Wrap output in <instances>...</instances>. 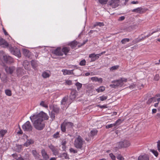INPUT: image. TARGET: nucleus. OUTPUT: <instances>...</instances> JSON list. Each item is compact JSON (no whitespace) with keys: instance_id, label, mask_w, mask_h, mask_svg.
<instances>
[{"instance_id":"obj_56","label":"nucleus","mask_w":160,"mask_h":160,"mask_svg":"<svg viewBox=\"0 0 160 160\" xmlns=\"http://www.w3.org/2000/svg\"><path fill=\"white\" fill-rule=\"evenodd\" d=\"M91 80L93 81L96 82L98 80V78L96 77H93L91 78Z\"/></svg>"},{"instance_id":"obj_25","label":"nucleus","mask_w":160,"mask_h":160,"mask_svg":"<svg viewBox=\"0 0 160 160\" xmlns=\"http://www.w3.org/2000/svg\"><path fill=\"white\" fill-rule=\"evenodd\" d=\"M23 53L24 55L28 58L30 56V53L29 51L27 49H23Z\"/></svg>"},{"instance_id":"obj_26","label":"nucleus","mask_w":160,"mask_h":160,"mask_svg":"<svg viewBox=\"0 0 160 160\" xmlns=\"http://www.w3.org/2000/svg\"><path fill=\"white\" fill-rule=\"evenodd\" d=\"M76 90L73 89L72 90L70 95V97L72 99H74L76 96Z\"/></svg>"},{"instance_id":"obj_45","label":"nucleus","mask_w":160,"mask_h":160,"mask_svg":"<svg viewBox=\"0 0 160 160\" xmlns=\"http://www.w3.org/2000/svg\"><path fill=\"white\" fill-rule=\"evenodd\" d=\"M129 41V38H124L122 39L121 41V42L122 44H125L127 42H128Z\"/></svg>"},{"instance_id":"obj_37","label":"nucleus","mask_w":160,"mask_h":160,"mask_svg":"<svg viewBox=\"0 0 160 160\" xmlns=\"http://www.w3.org/2000/svg\"><path fill=\"white\" fill-rule=\"evenodd\" d=\"M89 58H91V61H95V54L92 53L90 54L89 56Z\"/></svg>"},{"instance_id":"obj_12","label":"nucleus","mask_w":160,"mask_h":160,"mask_svg":"<svg viewBox=\"0 0 160 160\" xmlns=\"http://www.w3.org/2000/svg\"><path fill=\"white\" fill-rule=\"evenodd\" d=\"M55 54L58 56H62L63 53L62 52V49L60 48H58L54 51Z\"/></svg>"},{"instance_id":"obj_8","label":"nucleus","mask_w":160,"mask_h":160,"mask_svg":"<svg viewBox=\"0 0 160 160\" xmlns=\"http://www.w3.org/2000/svg\"><path fill=\"white\" fill-rule=\"evenodd\" d=\"M127 78H121L120 79L114 81L112 82L113 83H115L117 87H121L123 84V82H127Z\"/></svg>"},{"instance_id":"obj_22","label":"nucleus","mask_w":160,"mask_h":160,"mask_svg":"<svg viewBox=\"0 0 160 160\" xmlns=\"http://www.w3.org/2000/svg\"><path fill=\"white\" fill-rule=\"evenodd\" d=\"M78 43L76 41H74L71 42L69 44V45L72 48H73L76 47V46L78 45Z\"/></svg>"},{"instance_id":"obj_21","label":"nucleus","mask_w":160,"mask_h":160,"mask_svg":"<svg viewBox=\"0 0 160 160\" xmlns=\"http://www.w3.org/2000/svg\"><path fill=\"white\" fill-rule=\"evenodd\" d=\"M23 65L26 69L29 70V62L27 60L24 61L23 63Z\"/></svg>"},{"instance_id":"obj_5","label":"nucleus","mask_w":160,"mask_h":160,"mask_svg":"<svg viewBox=\"0 0 160 160\" xmlns=\"http://www.w3.org/2000/svg\"><path fill=\"white\" fill-rule=\"evenodd\" d=\"M8 49L11 53L13 54L19 58L21 57V55L20 50L18 48H14L12 47L11 45L9 46Z\"/></svg>"},{"instance_id":"obj_6","label":"nucleus","mask_w":160,"mask_h":160,"mask_svg":"<svg viewBox=\"0 0 160 160\" xmlns=\"http://www.w3.org/2000/svg\"><path fill=\"white\" fill-rule=\"evenodd\" d=\"M22 128L24 131L30 132L32 131V127L29 121H27L22 126Z\"/></svg>"},{"instance_id":"obj_63","label":"nucleus","mask_w":160,"mask_h":160,"mask_svg":"<svg viewBox=\"0 0 160 160\" xmlns=\"http://www.w3.org/2000/svg\"><path fill=\"white\" fill-rule=\"evenodd\" d=\"M110 86L112 88H116L117 87L115 83H114L113 84H111L110 85Z\"/></svg>"},{"instance_id":"obj_2","label":"nucleus","mask_w":160,"mask_h":160,"mask_svg":"<svg viewBox=\"0 0 160 160\" xmlns=\"http://www.w3.org/2000/svg\"><path fill=\"white\" fill-rule=\"evenodd\" d=\"M13 59L10 56L7 55L3 51H0V63L2 66H5L4 63H11L13 62Z\"/></svg>"},{"instance_id":"obj_33","label":"nucleus","mask_w":160,"mask_h":160,"mask_svg":"<svg viewBox=\"0 0 160 160\" xmlns=\"http://www.w3.org/2000/svg\"><path fill=\"white\" fill-rule=\"evenodd\" d=\"M6 130H0V136L3 137L4 135L7 132Z\"/></svg>"},{"instance_id":"obj_17","label":"nucleus","mask_w":160,"mask_h":160,"mask_svg":"<svg viewBox=\"0 0 160 160\" xmlns=\"http://www.w3.org/2000/svg\"><path fill=\"white\" fill-rule=\"evenodd\" d=\"M62 52L65 56L68 55V53L69 52L70 50V48L67 47H64L62 48Z\"/></svg>"},{"instance_id":"obj_18","label":"nucleus","mask_w":160,"mask_h":160,"mask_svg":"<svg viewBox=\"0 0 160 160\" xmlns=\"http://www.w3.org/2000/svg\"><path fill=\"white\" fill-rule=\"evenodd\" d=\"M17 74L18 76H20L24 74V70L21 68H18L17 70Z\"/></svg>"},{"instance_id":"obj_50","label":"nucleus","mask_w":160,"mask_h":160,"mask_svg":"<svg viewBox=\"0 0 160 160\" xmlns=\"http://www.w3.org/2000/svg\"><path fill=\"white\" fill-rule=\"evenodd\" d=\"M117 158L119 160H124L123 157L121 155L119 154L117 156Z\"/></svg>"},{"instance_id":"obj_32","label":"nucleus","mask_w":160,"mask_h":160,"mask_svg":"<svg viewBox=\"0 0 160 160\" xmlns=\"http://www.w3.org/2000/svg\"><path fill=\"white\" fill-rule=\"evenodd\" d=\"M42 76L44 78H47L49 77L50 75L47 72H44L42 73Z\"/></svg>"},{"instance_id":"obj_55","label":"nucleus","mask_w":160,"mask_h":160,"mask_svg":"<svg viewBox=\"0 0 160 160\" xmlns=\"http://www.w3.org/2000/svg\"><path fill=\"white\" fill-rule=\"evenodd\" d=\"M109 156L113 160H115V156L112 153H111L109 154Z\"/></svg>"},{"instance_id":"obj_49","label":"nucleus","mask_w":160,"mask_h":160,"mask_svg":"<svg viewBox=\"0 0 160 160\" xmlns=\"http://www.w3.org/2000/svg\"><path fill=\"white\" fill-rule=\"evenodd\" d=\"M50 118L52 119V120H53L55 119V114L54 112L52 111L50 114Z\"/></svg>"},{"instance_id":"obj_7","label":"nucleus","mask_w":160,"mask_h":160,"mask_svg":"<svg viewBox=\"0 0 160 160\" xmlns=\"http://www.w3.org/2000/svg\"><path fill=\"white\" fill-rule=\"evenodd\" d=\"M120 4L119 0H111L108 2V7H111L112 8H115L118 7Z\"/></svg>"},{"instance_id":"obj_15","label":"nucleus","mask_w":160,"mask_h":160,"mask_svg":"<svg viewBox=\"0 0 160 160\" xmlns=\"http://www.w3.org/2000/svg\"><path fill=\"white\" fill-rule=\"evenodd\" d=\"M34 143V141L32 139H27L26 142L24 143V146L28 147Z\"/></svg>"},{"instance_id":"obj_47","label":"nucleus","mask_w":160,"mask_h":160,"mask_svg":"<svg viewBox=\"0 0 160 160\" xmlns=\"http://www.w3.org/2000/svg\"><path fill=\"white\" fill-rule=\"evenodd\" d=\"M86 62L85 59H83L80 61L79 65L81 66H84L86 64Z\"/></svg>"},{"instance_id":"obj_40","label":"nucleus","mask_w":160,"mask_h":160,"mask_svg":"<svg viewBox=\"0 0 160 160\" xmlns=\"http://www.w3.org/2000/svg\"><path fill=\"white\" fill-rule=\"evenodd\" d=\"M6 94L8 96H11L12 95L11 91L9 89L6 90L5 91Z\"/></svg>"},{"instance_id":"obj_23","label":"nucleus","mask_w":160,"mask_h":160,"mask_svg":"<svg viewBox=\"0 0 160 160\" xmlns=\"http://www.w3.org/2000/svg\"><path fill=\"white\" fill-rule=\"evenodd\" d=\"M54 112L56 114H58L59 112V108L58 107L57 105H54L53 108V110L52 111Z\"/></svg>"},{"instance_id":"obj_43","label":"nucleus","mask_w":160,"mask_h":160,"mask_svg":"<svg viewBox=\"0 0 160 160\" xmlns=\"http://www.w3.org/2000/svg\"><path fill=\"white\" fill-rule=\"evenodd\" d=\"M119 68V66L118 65L114 66L111 68L110 70L111 71H113L117 70Z\"/></svg>"},{"instance_id":"obj_44","label":"nucleus","mask_w":160,"mask_h":160,"mask_svg":"<svg viewBox=\"0 0 160 160\" xmlns=\"http://www.w3.org/2000/svg\"><path fill=\"white\" fill-rule=\"evenodd\" d=\"M32 154L33 155L34 157H38V154L36 150H32Z\"/></svg>"},{"instance_id":"obj_34","label":"nucleus","mask_w":160,"mask_h":160,"mask_svg":"<svg viewBox=\"0 0 160 160\" xmlns=\"http://www.w3.org/2000/svg\"><path fill=\"white\" fill-rule=\"evenodd\" d=\"M123 120H122L121 119H119L115 122V123H114V124L116 126H118L120 125Z\"/></svg>"},{"instance_id":"obj_31","label":"nucleus","mask_w":160,"mask_h":160,"mask_svg":"<svg viewBox=\"0 0 160 160\" xmlns=\"http://www.w3.org/2000/svg\"><path fill=\"white\" fill-rule=\"evenodd\" d=\"M105 90V88L103 86H100L99 88L96 89V91L98 92H102Z\"/></svg>"},{"instance_id":"obj_57","label":"nucleus","mask_w":160,"mask_h":160,"mask_svg":"<svg viewBox=\"0 0 160 160\" xmlns=\"http://www.w3.org/2000/svg\"><path fill=\"white\" fill-rule=\"evenodd\" d=\"M87 41H88V40H87L86 41L83 42L81 44H78V47H80L83 46V45H84L86 43V42H87Z\"/></svg>"},{"instance_id":"obj_10","label":"nucleus","mask_w":160,"mask_h":160,"mask_svg":"<svg viewBox=\"0 0 160 160\" xmlns=\"http://www.w3.org/2000/svg\"><path fill=\"white\" fill-rule=\"evenodd\" d=\"M120 147H127L130 145V143L129 141L127 140H124L123 141L120 142L119 143Z\"/></svg>"},{"instance_id":"obj_24","label":"nucleus","mask_w":160,"mask_h":160,"mask_svg":"<svg viewBox=\"0 0 160 160\" xmlns=\"http://www.w3.org/2000/svg\"><path fill=\"white\" fill-rule=\"evenodd\" d=\"M153 33V32H152L151 33V35ZM150 35H151V34H148L147 36H144V37H142L141 38H140V39L137 38L135 40V42H136V43L142 40H144L146 38L148 37L149 36H150Z\"/></svg>"},{"instance_id":"obj_60","label":"nucleus","mask_w":160,"mask_h":160,"mask_svg":"<svg viewBox=\"0 0 160 160\" xmlns=\"http://www.w3.org/2000/svg\"><path fill=\"white\" fill-rule=\"evenodd\" d=\"M125 17L124 16H121L118 19V21H122L124 20L125 19Z\"/></svg>"},{"instance_id":"obj_64","label":"nucleus","mask_w":160,"mask_h":160,"mask_svg":"<svg viewBox=\"0 0 160 160\" xmlns=\"http://www.w3.org/2000/svg\"><path fill=\"white\" fill-rule=\"evenodd\" d=\"M156 118L157 119H158L160 118V114L158 113L156 115Z\"/></svg>"},{"instance_id":"obj_20","label":"nucleus","mask_w":160,"mask_h":160,"mask_svg":"<svg viewBox=\"0 0 160 160\" xmlns=\"http://www.w3.org/2000/svg\"><path fill=\"white\" fill-rule=\"evenodd\" d=\"M138 160H149L148 156L147 155H140L138 158Z\"/></svg>"},{"instance_id":"obj_1","label":"nucleus","mask_w":160,"mask_h":160,"mask_svg":"<svg viewBox=\"0 0 160 160\" xmlns=\"http://www.w3.org/2000/svg\"><path fill=\"white\" fill-rule=\"evenodd\" d=\"M48 118L47 114L43 112L30 117L34 127L38 130H42L44 128L45 124L44 120H48Z\"/></svg>"},{"instance_id":"obj_19","label":"nucleus","mask_w":160,"mask_h":160,"mask_svg":"<svg viewBox=\"0 0 160 160\" xmlns=\"http://www.w3.org/2000/svg\"><path fill=\"white\" fill-rule=\"evenodd\" d=\"M41 153L44 159L46 160L48 159L49 156L44 149H43L42 150Z\"/></svg>"},{"instance_id":"obj_53","label":"nucleus","mask_w":160,"mask_h":160,"mask_svg":"<svg viewBox=\"0 0 160 160\" xmlns=\"http://www.w3.org/2000/svg\"><path fill=\"white\" fill-rule=\"evenodd\" d=\"M69 150H70V152H73L74 153H76L77 152V150H76L72 148H70Z\"/></svg>"},{"instance_id":"obj_4","label":"nucleus","mask_w":160,"mask_h":160,"mask_svg":"<svg viewBox=\"0 0 160 160\" xmlns=\"http://www.w3.org/2000/svg\"><path fill=\"white\" fill-rule=\"evenodd\" d=\"M73 126V124L71 122H67L64 121L61 125V131L63 132H65L66 129H69L72 128Z\"/></svg>"},{"instance_id":"obj_14","label":"nucleus","mask_w":160,"mask_h":160,"mask_svg":"<svg viewBox=\"0 0 160 160\" xmlns=\"http://www.w3.org/2000/svg\"><path fill=\"white\" fill-rule=\"evenodd\" d=\"M5 70L7 73L11 74L13 73V71L14 70L15 67H7L5 68Z\"/></svg>"},{"instance_id":"obj_41","label":"nucleus","mask_w":160,"mask_h":160,"mask_svg":"<svg viewBox=\"0 0 160 160\" xmlns=\"http://www.w3.org/2000/svg\"><path fill=\"white\" fill-rule=\"evenodd\" d=\"M150 151L154 155L157 157L158 155V153L157 151H155L153 149H150Z\"/></svg>"},{"instance_id":"obj_62","label":"nucleus","mask_w":160,"mask_h":160,"mask_svg":"<svg viewBox=\"0 0 160 160\" xmlns=\"http://www.w3.org/2000/svg\"><path fill=\"white\" fill-rule=\"evenodd\" d=\"M97 32L96 30H90V32H88V34L89 35H91V34L93 33L94 32Z\"/></svg>"},{"instance_id":"obj_36","label":"nucleus","mask_w":160,"mask_h":160,"mask_svg":"<svg viewBox=\"0 0 160 160\" xmlns=\"http://www.w3.org/2000/svg\"><path fill=\"white\" fill-rule=\"evenodd\" d=\"M104 25V23L101 22H96L95 24H94L93 27H96L97 26H98L100 27L103 26Z\"/></svg>"},{"instance_id":"obj_13","label":"nucleus","mask_w":160,"mask_h":160,"mask_svg":"<svg viewBox=\"0 0 160 160\" xmlns=\"http://www.w3.org/2000/svg\"><path fill=\"white\" fill-rule=\"evenodd\" d=\"M58 157L62 158L63 159H69V156L66 152L59 153L58 154Z\"/></svg>"},{"instance_id":"obj_61","label":"nucleus","mask_w":160,"mask_h":160,"mask_svg":"<svg viewBox=\"0 0 160 160\" xmlns=\"http://www.w3.org/2000/svg\"><path fill=\"white\" fill-rule=\"evenodd\" d=\"M100 56V54H95V60L98 59Z\"/></svg>"},{"instance_id":"obj_30","label":"nucleus","mask_w":160,"mask_h":160,"mask_svg":"<svg viewBox=\"0 0 160 160\" xmlns=\"http://www.w3.org/2000/svg\"><path fill=\"white\" fill-rule=\"evenodd\" d=\"M138 27V26L137 25H131L130 27H128V29L131 31L134 29H136Z\"/></svg>"},{"instance_id":"obj_16","label":"nucleus","mask_w":160,"mask_h":160,"mask_svg":"<svg viewBox=\"0 0 160 160\" xmlns=\"http://www.w3.org/2000/svg\"><path fill=\"white\" fill-rule=\"evenodd\" d=\"M73 70H69L67 69H63L62 70V72H63V74L64 75H72L74 74L73 72Z\"/></svg>"},{"instance_id":"obj_51","label":"nucleus","mask_w":160,"mask_h":160,"mask_svg":"<svg viewBox=\"0 0 160 160\" xmlns=\"http://www.w3.org/2000/svg\"><path fill=\"white\" fill-rule=\"evenodd\" d=\"M59 132H57L56 133L53 134V138H58L59 137Z\"/></svg>"},{"instance_id":"obj_29","label":"nucleus","mask_w":160,"mask_h":160,"mask_svg":"<svg viewBox=\"0 0 160 160\" xmlns=\"http://www.w3.org/2000/svg\"><path fill=\"white\" fill-rule=\"evenodd\" d=\"M156 98L154 97L148 100V101L147 102V103L148 104H150L152 102H156Z\"/></svg>"},{"instance_id":"obj_52","label":"nucleus","mask_w":160,"mask_h":160,"mask_svg":"<svg viewBox=\"0 0 160 160\" xmlns=\"http://www.w3.org/2000/svg\"><path fill=\"white\" fill-rule=\"evenodd\" d=\"M99 2L102 4H105L108 0H98Z\"/></svg>"},{"instance_id":"obj_28","label":"nucleus","mask_w":160,"mask_h":160,"mask_svg":"<svg viewBox=\"0 0 160 160\" xmlns=\"http://www.w3.org/2000/svg\"><path fill=\"white\" fill-rule=\"evenodd\" d=\"M68 96H66L64 97L61 102V104L62 105H65L66 103V102L68 100Z\"/></svg>"},{"instance_id":"obj_9","label":"nucleus","mask_w":160,"mask_h":160,"mask_svg":"<svg viewBox=\"0 0 160 160\" xmlns=\"http://www.w3.org/2000/svg\"><path fill=\"white\" fill-rule=\"evenodd\" d=\"M0 46H2V47L8 48L9 46L11 45H9L4 39L2 38H0Z\"/></svg>"},{"instance_id":"obj_35","label":"nucleus","mask_w":160,"mask_h":160,"mask_svg":"<svg viewBox=\"0 0 160 160\" xmlns=\"http://www.w3.org/2000/svg\"><path fill=\"white\" fill-rule=\"evenodd\" d=\"M98 132V131L96 129H94L91 130L90 133L92 136H93L97 134Z\"/></svg>"},{"instance_id":"obj_11","label":"nucleus","mask_w":160,"mask_h":160,"mask_svg":"<svg viewBox=\"0 0 160 160\" xmlns=\"http://www.w3.org/2000/svg\"><path fill=\"white\" fill-rule=\"evenodd\" d=\"M145 10L144 8L142 7L138 8L136 9H133L132 10V12H136L137 13H144Z\"/></svg>"},{"instance_id":"obj_39","label":"nucleus","mask_w":160,"mask_h":160,"mask_svg":"<svg viewBox=\"0 0 160 160\" xmlns=\"http://www.w3.org/2000/svg\"><path fill=\"white\" fill-rule=\"evenodd\" d=\"M101 101H103L106 100L108 98L107 96H105L103 95L102 96L99 97Z\"/></svg>"},{"instance_id":"obj_46","label":"nucleus","mask_w":160,"mask_h":160,"mask_svg":"<svg viewBox=\"0 0 160 160\" xmlns=\"http://www.w3.org/2000/svg\"><path fill=\"white\" fill-rule=\"evenodd\" d=\"M115 124L113 123L106 125V128H109L113 127H115Z\"/></svg>"},{"instance_id":"obj_59","label":"nucleus","mask_w":160,"mask_h":160,"mask_svg":"<svg viewBox=\"0 0 160 160\" xmlns=\"http://www.w3.org/2000/svg\"><path fill=\"white\" fill-rule=\"evenodd\" d=\"M98 107H100V108H107V106L106 105H98L97 106Z\"/></svg>"},{"instance_id":"obj_38","label":"nucleus","mask_w":160,"mask_h":160,"mask_svg":"<svg viewBox=\"0 0 160 160\" xmlns=\"http://www.w3.org/2000/svg\"><path fill=\"white\" fill-rule=\"evenodd\" d=\"M52 152L53 153V154L55 156L57 155H58V154H59L58 150L56 148L54 149L52 151Z\"/></svg>"},{"instance_id":"obj_27","label":"nucleus","mask_w":160,"mask_h":160,"mask_svg":"<svg viewBox=\"0 0 160 160\" xmlns=\"http://www.w3.org/2000/svg\"><path fill=\"white\" fill-rule=\"evenodd\" d=\"M31 64L34 69H35L37 66V62L35 60H32L31 61Z\"/></svg>"},{"instance_id":"obj_42","label":"nucleus","mask_w":160,"mask_h":160,"mask_svg":"<svg viewBox=\"0 0 160 160\" xmlns=\"http://www.w3.org/2000/svg\"><path fill=\"white\" fill-rule=\"evenodd\" d=\"M75 85L77 87V89L79 90L82 87V84L79 82H77Z\"/></svg>"},{"instance_id":"obj_54","label":"nucleus","mask_w":160,"mask_h":160,"mask_svg":"<svg viewBox=\"0 0 160 160\" xmlns=\"http://www.w3.org/2000/svg\"><path fill=\"white\" fill-rule=\"evenodd\" d=\"M48 147L52 151L54 149L56 148L52 144L49 145L48 146Z\"/></svg>"},{"instance_id":"obj_3","label":"nucleus","mask_w":160,"mask_h":160,"mask_svg":"<svg viewBox=\"0 0 160 160\" xmlns=\"http://www.w3.org/2000/svg\"><path fill=\"white\" fill-rule=\"evenodd\" d=\"M84 142V140L83 139L82 137L80 136H78L74 141V146L77 148L82 149V145Z\"/></svg>"},{"instance_id":"obj_58","label":"nucleus","mask_w":160,"mask_h":160,"mask_svg":"<svg viewBox=\"0 0 160 160\" xmlns=\"http://www.w3.org/2000/svg\"><path fill=\"white\" fill-rule=\"evenodd\" d=\"M157 147L158 150L159 152H160V141H158V142Z\"/></svg>"},{"instance_id":"obj_48","label":"nucleus","mask_w":160,"mask_h":160,"mask_svg":"<svg viewBox=\"0 0 160 160\" xmlns=\"http://www.w3.org/2000/svg\"><path fill=\"white\" fill-rule=\"evenodd\" d=\"M40 105L44 107L45 108H48V106L46 104L44 103V102L43 101H41V103H40Z\"/></svg>"}]
</instances>
